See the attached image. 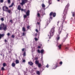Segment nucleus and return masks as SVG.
Listing matches in <instances>:
<instances>
[{"mask_svg":"<svg viewBox=\"0 0 75 75\" xmlns=\"http://www.w3.org/2000/svg\"><path fill=\"white\" fill-rule=\"evenodd\" d=\"M69 6V3H67V5H66L63 12V16H63V18H64V20L65 19V18H66V15L67 14V10H68V7Z\"/></svg>","mask_w":75,"mask_h":75,"instance_id":"1","label":"nucleus"},{"mask_svg":"<svg viewBox=\"0 0 75 75\" xmlns=\"http://www.w3.org/2000/svg\"><path fill=\"white\" fill-rule=\"evenodd\" d=\"M62 27L60 26L58 30V32L57 33V36L56 38V40L58 41L59 40L60 37H59V35L61 33V32L62 31Z\"/></svg>","mask_w":75,"mask_h":75,"instance_id":"2","label":"nucleus"},{"mask_svg":"<svg viewBox=\"0 0 75 75\" xmlns=\"http://www.w3.org/2000/svg\"><path fill=\"white\" fill-rule=\"evenodd\" d=\"M55 32V27H53L50 32L49 34L48 35V36L49 37H52L53 36L54 34V32Z\"/></svg>","mask_w":75,"mask_h":75,"instance_id":"3","label":"nucleus"},{"mask_svg":"<svg viewBox=\"0 0 75 75\" xmlns=\"http://www.w3.org/2000/svg\"><path fill=\"white\" fill-rule=\"evenodd\" d=\"M7 27V25H4V23H1L0 25V30H1L3 29L4 31H6Z\"/></svg>","mask_w":75,"mask_h":75,"instance_id":"4","label":"nucleus"},{"mask_svg":"<svg viewBox=\"0 0 75 75\" xmlns=\"http://www.w3.org/2000/svg\"><path fill=\"white\" fill-rule=\"evenodd\" d=\"M52 15H53V17H55V16H56V13H54L53 12H51L50 13V19H52V17H51V16Z\"/></svg>","mask_w":75,"mask_h":75,"instance_id":"5","label":"nucleus"},{"mask_svg":"<svg viewBox=\"0 0 75 75\" xmlns=\"http://www.w3.org/2000/svg\"><path fill=\"white\" fill-rule=\"evenodd\" d=\"M28 1V0H22L21 4V6H23L24 4H25Z\"/></svg>","mask_w":75,"mask_h":75,"instance_id":"6","label":"nucleus"},{"mask_svg":"<svg viewBox=\"0 0 75 75\" xmlns=\"http://www.w3.org/2000/svg\"><path fill=\"white\" fill-rule=\"evenodd\" d=\"M3 10L5 11H7L8 10V8L6 6H4L3 7Z\"/></svg>","mask_w":75,"mask_h":75,"instance_id":"7","label":"nucleus"},{"mask_svg":"<svg viewBox=\"0 0 75 75\" xmlns=\"http://www.w3.org/2000/svg\"><path fill=\"white\" fill-rule=\"evenodd\" d=\"M38 52L39 53H41V54H43V53H44V50L43 49H42L40 51V50L38 49Z\"/></svg>","mask_w":75,"mask_h":75,"instance_id":"8","label":"nucleus"},{"mask_svg":"<svg viewBox=\"0 0 75 75\" xmlns=\"http://www.w3.org/2000/svg\"><path fill=\"white\" fill-rule=\"evenodd\" d=\"M66 37L63 40V42H65V39H66V38H68V33H66Z\"/></svg>","mask_w":75,"mask_h":75,"instance_id":"9","label":"nucleus"},{"mask_svg":"<svg viewBox=\"0 0 75 75\" xmlns=\"http://www.w3.org/2000/svg\"><path fill=\"white\" fill-rule=\"evenodd\" d=\"M26 14L27 16H30V10H28L26 13Z\"/></svg>","mask_w":75,"mask_h":75,"instance_id":"10","label":"nucleus"},{"mask_svg":"<svg viewBox=\"0 0 75 75\" xmlns=\"http://www.w3.org/2000/svg\"><path fill=\"white\" fill-rule=\"evenodd\" d=\"M4 36V34H0V39L1 38V37H3Z\"/></svg>","mask_w":75,"mask_h":75,"instance_id":"11","label":"nucleus"},{"mask_svg":"<svg viewBox=\"0 0 75 75\" xmlns=\"http://www.w3.org/2000/svg\"><path fill=\"white\" fill-rule=\"evenodd\" d=\"M48 4H49V5H50V4H51L52 3V0H49L48 2Z\"/></svg>","mask_w":75,"mask_h":75,"instance_id":"12","label":"nucleus"},{"mask_svg":"<svg viewBox=\"0 0 75 75\" xmlns=\"http://www.w3.org/2000/svg\"><path fill=\"white\" fill-rule=\"evenodd\" d=\"M58 49L59 50H61V45H59L58 47Z\"/></svg>","mask_w":75,"mask_h":75,"instance_id":"13","label":"nucleus"},{"mask_svg":"<svg viewBox=\"0 0 75 75\" xmlns=\"http://www.w3.org/2000/svg\"><path fill=\"white\" fill-rule=\"evenodd\" d=\"M28 64L30 65H31V66L33 65V63L32 62H28Z\"/></svg>","mask_w":75,"mask_h":75,"instance_id":"14","label":"nucleus"},{"mask_svg":"<svg viewBox=\"0 0 75 75\" xmlns=\"http://www.w3.org/2000/svg\"><path fill=\"white\" fill-rule=\"evenodd\" d=\"M21 6L20 5H18V9L19 10H21Z\"/></svg>","mask_w":75,"mask_h":75,"instance_id":"15","label":"nucleus"},{"mask_svg":"<svg viewBox=\"0 0 75 75\" xmlns=\"http://www.w3.org/2000/svg\"><path fill=\"white\" fill-rule=\"evenodd\" d=\"M35 64L36 65H37L38 64H39V61L38 60H36L35 61Z\"/></svg>","mask_w":75,"mask_h":75,"instance_id":"16","label":"nucleus"},{"mask_svg":"<svg viewBox=\"0 0 75 75\" xmlns=\"http://www.w3.org/2000/svg\"><path fill=\"white\" fill-rule=\"evenodd\" d=\"M40 12L42 13V16H43V15H44V11H43L42 10H41L40 11Z\"/></svg>","mask_w":75,"mask_h":75,"instance_id":"17","label":"nucleus"},{"mask_svg":"<svg viewBox=\"0 0 75 75\" xmlns=\"http://www.w3.org/2000/svg\"><path fill=\"white\" fill-rule=\"evenodd\" d=\"M12 66L13 67H14L16 66V64H15L14 63H12Z\"/></svg>","mask_w":75,"mask_h":75,"instance_id":"18","label":"nucleus"},{"mask_svg":"<svg viewBox=\"0 0 75 75\" xmlns=\"http://www.w3.org/2000/svg\"><path fill=\"white\" fill-rule=\"evenodd\" d=\"M13 5H14V3H12L11 5L9 6V7H12L13 6Z\"/></svg>","mask_w":75,"mask_h":75,"instance_id":"19","label":"nucleus"},{"mask_svg":"<svg viewBox=\"0 0 75 75\" xmlns=\"http://www.w3.org/2000/svg\"><path fill=\"white\" fill-rule=\"evenodd\" d=\"M42 8H45V5L44 4H42Z\"/></svg>","mask_w":75,"mask_h":75,"instance_id":"20","label":"nucleus"},{"mask_svg":"<svg viewBox=\"0 0 75 75\" xmlns=\"http://www.w3.org/2000/svg\"><path fill=\"white\" fill-rule=\"evenodd\" d=\"M15 62L16 64H19V61L18 60H16Z\"/></svg>","mask_w":75,"mask_h":75,"instance_id":"21","label":"nucleus"},{"mask_svg":"<svg viewBox=\"0 0 75 75\" xmlns=\"http://www.w3.org/2000/svg\"><path fill=\"white\" fill-rule=\"evenodd\" d=\"M22 31H23V32H25V28L24 27H23L22 28Z\"/></svg>","mask_w":75,"mask_h":75,"instance_id":"22","label":"nucleus"},{"mask_svg":"<svg viewBox=\"0 0 75 75\" xmlns=\"http://www.w3.org/2000/svg\"><path fill=\"white\" fill-rule=\"evenodd\" d=\"M37 65H38V67H39V68H40V67H41V64L40 63H39Z\"/></svg>","mask_w":75,"mask_h":75,"instance_id":"23","label":"nucleus"},{"mask_svg":"<svg viewBox=\"0 0 75 75\" xmlns=\"http://www.w3.org/2000/svg\"><path fill=\"white\" fill-rule=\"evenodd\" d=\"M72 15L73 17H75V12H73L72 13Z\"/></svg>","mask_w":75,"mask_h":75,"instance_id":"24","label":"nucleus"},{"mask_svg":"<svg viewBox=\"0 0 75 75\" xmlns=\"http://www.w3.org/2000/svg\"><path fill=\"white\" fill-rule=\"evenodd\" d=\"M36 74H38V75H40V71H36Z\"/></svg>","mask_w":75,"mask_h":75,"instance_id":"25","label":"nucleus"},{"mask_svg":"<svg viewBox=\"0 0 75 75\" xmlns=\"http://www.w3.org/2000/svg\"><path fill=\"white\" fill-rule=\"evenodd\" d=\"M3 66L4 67L5 66H6V64L5 63H4L3 64Z\"/></svg>","mask_w":75,"mask_h":75,"instance_id":"26","label":"nucleus"},{"mask_svg":"<svg viewBox=\"0 0 75 75\" xmlns=\"http://www.w3.org/2000/svg\"><path fill=\"white\" fill-rule=\"evenodd\" d=\"M37 17H40V13H37Z\"/></svg>","mask_w":75,"mask_h":75,"instance_id":"27","label":"nucleus"},{"mask_svg":"<svg viewBox=\"0 0 75 75\" xmlns=\"http://www.w3.org/2000/svg\"><path fill=\"white\" fill-rule=\"evenodd\" d=\"M7 2L8 4H10V3L11 2V1L10 0H8Z\"/></svg>","mask_w":75,"mask_h":75,"instance_id":"28","label":"nucleus"},{"mask_svg":"<svg viewBox=\"0 0 75 75\" xmlns=\"http://www.w3.org/2000/svg\"><path fill=\"white\" fill-rule=\"evenodd\" d=\"M7 11L9 13H11V10L8 9Z\"/></svg>","mask_w":75,"mask_h":75,"instance_id":"29","label":"nucleus"},{"mask_svg":"<svg viewBox=\"0 0 75 75\" xmlns=\"http://www.w3.org/2000/svg\"><path fill=\"white\" fill-rule=\"evenodd\" d=\"M1 20L2 21H4V18H2L1 19Z\"/></svg>","mask_w":75,"mask_h":75,"instance_id":"30","label":"nucleus"},{"mask_svg":"<svg viewBox=\"0 0 75 75\" xmlns=\"http://www.w3.org/2000/svg\"><path fill=\"white\" fill-rule=\"evenodd\" d=\"M49 23H50V21H47V22H46V25H48V24H49Z\"/></svg>","mask_w":75,"mask_h":75,"instance_id":"31","label":"nucleus"},{"mask_svg":"<svg viewBox=\"0 0 75 75\" xmlns=\"http://www.w3.org/2000/svg\"><path fill=\"white\" fill-rule=\"evenodd\" d=\"M8 51L9 53H11V50H8Z\"/></svg>","mask_w":75,"mask_h":75,"instance_id":"32","label":"nucleus"},{"mask_svg":"<svg viewBox=\"0 0 75 75\" xmlns=\"http://www.w3.org/2000/svg\"><path fill=\"white\" fill-rule=\"evenodd\" d=\"M59 64L60 65H61L62 64V62H59Z\"/></svg>","mask_w":75,"mask_h":75,"instance_id":"33","label":"nucleus"},{"mask_svg":"<svg viewBox=\"0 0 75 75\" xmlns=\"http://www.w3.org/2000/svg\"><path fill=\"white\" fill-rule=\"evenodd\" d=\"M1 70H2V71H4V67H2L1 69Z\"/></svg>","mask_w":75,"mask_h":75,"instance_id":"34","label":"nucleus"},{"mask_svg":"<svg viewBox=\"0 0 75 75\" xmlns=\"http://www.w3.org/2000/svg\"><path fill=\"white\" fill-rule=\"evenodd\" d=\"M65 50L66 51H67V50H68V48L67 47H66L65 48Z\"/></svg>","mask_w":75,"mask_h":75,"instance_id":"35","label":"nucleus"},{"mask_svg":"<svg viewBox=\"0 0 75 75\" xmlns=\"http://www.w3.org/2000/svg\"><path fill=\"white\" fill-rule=\"evenodd\" d=\"M25 33H23V36H24V35H25Z\"/></svg>","mask_w":75,"mask_h":75,"instance_id":"36","label":"nucleus"},{"mask_svg":"<svg viewBox=\"0 0 75 75\" xmlns=\"http://www.w3.org/2000/svg\"><path fill=\"white\" fill-rule=\"evenodd\" d=\"M27 15H24V18H26V17H27Z\"/></svg>","mask_w":75,"mask_h":75,"instance_id":"37","label":"nucleus"},{"mask_svg":"<svg viewBox=\"0 0 75 75\" xmlns=\"http://www.w3.org/2000/svg\"><path fill=\"white\" fill-rule=\"evenodd\" d=\"M46 67L47 68H48V67H49V65H48V64H47V65H46Z\"/></svg>","mask_w":75,"mask_h":75,"instance_id":"38","label":"nucleus"},{"mask_svg":"<svg viewBox=\"0 0 75 75\" xmlns=\"http://www.w3.org/2000/svg\"><path fill=\"white\" fill-rule=\"evenodd\" d=\"M11 37L12 38H14L15 37V36L14 35H12Z\"/></svg>","mask_w":75,"mask_h":75,"instance_id":"39","label":"nucleus"},{"mask_svg":"<svg viewBox=\"0 0 75 75\" xmlns=\"http://www.w3.org/2000/svg\"><path fill=\"white\" fill-rule=\"evenodd\" d=\"M35 41H38V39H37V38H35Z\"/></svg>","mask_w":75,"mask_h":75,"instance_id":"40","label":"nucleus"},{"mask_svg":"<svg viewBox=\"0 0 75 75\" xmlns=\"http://www.w3.org/2000/svg\"><path fill=\"white\" fill-rule=\"evenodd\" d=\"M30 27V26H28L27 27V28L28 29H29Z\"/></svg>","mask_w":75,"mask_h":75,"instance_id":"41","label":"nucleus"},{"mask_svg":"<svg viewBox=\"0 0 75 75\" xmlns=\"http://www.w3.org/2000/svg\"><path fill=\"white\" fill-rule=\"evenodd\" d=\"M23 56H25V52H24L23 54Z\"/></svg>","mask_w":75,"mask_h":75,"instance_id":"42","label":"nucleus"},{"mask_svg":"<svg viewBox=\"0 0 75 75\" xmlns=\"http://www.w3.org/2000/svg\"><path fill=\"white\" fill-rule=\"evenodd\" d=\"M0 3H3V0H0Z\"/></svg>","mask_w":75,"mask_h":75,"instance_id":"43","label":"nucleus"},{"mask_svg":"<svg viewBox=\"0 0 75 75\" xmlns=\"http://www.w3.org/2000/svg\"><path fill=\"white\" fill-rule=\"evenodd\" d=\"M37 24H38V25H40V23L37 22Z\"/></svg>","mask_w":75,"mask_h":75,"instance_id":"44","label":"nucleus"},{"mask_svg":"<svg viewBox=\"0 0 75 75\" xmlns=\"http://www.w3.org/2000/svg\"><path fill=\"white\" fill-rule=\"evenodd\" d=\"M35 31L37 32V33H38V30H37V29H36Z\"/></svg>","mask_w":75,"mask_h":75,"instance_id":"45","label":"nucleus"},{"mask_svg":"<svg viewBox=\"0 0 75 75\" xmlns=\"http://www.w3.org/2000/svg\"><path fill=\"white\" fill-rule=\"evenodd\" d=\"M10 22H11V23H13V21H12V20H10Z\"/></svg>","mask_w":75,"mask_h":75,"instance_id":"46","label":"nucleus"},{"mask_svg":"<svg viewBox=\"0 0 75 75\" xmlns=\"http://www.w3.org/2000/svg\"><path fill=\"white\" fill-rule=\"evenodd\" d=\"M24 50H25L24 48L22 50V51H24Z\"/></svg>","mask_w":75,"mask_h":75,"instance_id":"47","label":"nucleus"},{"mask_svg":"<svg viewBox=\"0 0 75 75\" xmlns=\"http://www.w3.org/2000/svg\"><path fill=\"white\" fill-rule=\"evenodd\" d=\"M8 36H10V33H8L7 34Z\"/></svg>","mask_w":75,"mask_h":75,"instance_id":"48","label":"nucleus"},{"mask_svg":"<svg viewBox=\"0 0 75 75\" xmlns=\"http://www.w3.org/2000/svg\"><path fill=\"white\" fill-rule=\"evenodd\" d=\"M71 21H72L73 20V18L72 17H71Z\"/></svg>","mask_w":75,"mask_h":75,"instance_id":"49","label":"nucleus"},{"mask_svg":"<svg viewBox=\"0 0 75 75\" xmlns=\"http://www.w3.org/2000/svg\"><path fill=\"white\" fill-rule=\"evenodd\" d=\"M33 51H34V49H32V52H33Z\"/></svg>","mask_w":75,"mask_h":75,"instance_id":"50","label":"nucleus"},{"mask_svg":"<svg viewBox=\"0 0 75 75\" xmlns=\"http://www.w3.org/2000/svg\"><path fill=\"white\" fill-rule=\"evenodd\" d=\"M23 62H25V60H23Z\"/></svg>","mask_w":75,"mask_h":75,"instance_id":"51","label":"nucleus"},{"mask_svg":"<svg viewBox=\"0 0 75 75\" xmlns=\"http://www.w3.org/2000/svg\"><path fill=\"white\" fill-rule=\"evenodd\" d=\"M59 21H58L57 22V25H58V24H59Z\"/></svg>","mask_w":75,"mask_h":75,"instance_id":"52","label":"nucleus"},{"mask_svg":"<svg viewBox=\"0 0 75 75\" xmlns=\"http://www.w3.org/2000/svg\"><path fill=\"white\" fill-rule=\"evenodd\" d=\"M58 66H55V68H54V69H56L57 68V67Z\"/></svg>","mask_w":75,"mask_h":75,"instance_id":"53","label":"nucleus"},{"mask_svg":"<svg viewBox=\"0 0 75 75\" xmlns=\"http://www.w3.org/2000/svg\"><path fill=\"white\" fill-rule=\"evenodd\" d=\"M38 48H41V47H40V46H38Z\"/></svg>","mask_w":75,"mask_h":75,"instance_id":"54","label":"nucleus"},{"mask_svg":"<svg viewBox=\"0 0 75 75\" xmlns=\"http://www.w3.org/2000/svg\"><path fill=\"white\" fill-rule=\"evenodd\" d=\"M4 41L5 42H7V40H5Z\"/></svg>","mask_w":75,"mask_h":75,"instance_id":"55","label":"nucleus"},{"mask_svg":"<svg viewBox=\"0 0 75 75\" xmlns=\"http://www.w3.org/2000/svg\"><path fill=\"white\" fill-rule=\"evenodd\" d=\"M74 23H75V19H74Z\"/></svg>","mask_w":75,"mask_h":75,"instance_id":"56","label":"nucleus"},{"mask_svg":"<svg viewBox=\"0 0 75 75\" xmlns=\"http://www.w3.org/2000/svg\"><path fill=\"white\" fill-rule=\"evenodd\" d=\"M21 11H23V9H21Z\"/></svg>","mask_w":75,"mask_h":75,"instance_id":"57","label":"nucleus"},{"mask_svg":"<svg viewBox=\"0 0 75 75\" xmlns=\"http://www.w3.org/2000/svg\"><path fill=\"white\" fill-rule=\"evenodd\" d=\"M57 1H59L60 0H57Z\"/></svg>","mask_w":75,"mask_h":75,"instance_id":"58","label":"nucleus"},{"mask_svg":"<svg viewBox=\"0 0 75 75\" xmlns=\"http://www.w3.org/2000/svg\"><path fill=\"white\" fill-rule=\"evenodd\" d=\"M0 55L1 56H2L3 54H0Z\"/></svg>","mask_w":75,"mask_h":75,"instance_id":"59","label":"nucleus"},{"mask_svg":"<svg viewBox=\"0 0 75 75\" xmlns=\"http://www.w3.org/2000/svg\"><path fill=\"white\" fill-rule=\"evenodd\" d=\"M37 33L35 34V35H36V36H37Z\"/></svg>","mask_w":75,"mask_h":75,"instance_id":"60","label":"nucleus"},{"mask_svg":"<svg viewBox=\"0 0 75 75\" xmlns=\"http://www.w3.org/2000/svg\"><path fill=\"white\" fill-rule=\"evenodd\" d=\"M3 57H4V54H3Z\"/></svg>","mask_w":75,"mask_h":75,"instance_id":"61","label":"nucleus"},{"mask_svg":"<svg viewBox=\"0 0 75 75\" xmlns=\"http://www.w3.org/2000/svg\"><path fill=\"white\" fill-rule=\"evenodd\" d=\"M49 38V39H50V38H51V37H50Z\"/></svg>","mask_w":75,"mask_h":75,"instance_id":"62","label":"nucleus"},{"mask_svg":"<svg viewBox=\"0 0 75 75\" xmlns=\"http://www.w3.org/2000/svg\"><path fill=\"white\" fill-rule=\"evenodd\" d=\"M35 69H36V68H35Z\"/></svg>","mask_w":75,"mask_h":75,"instance_id":"63","label":"nucleus"},{"mask_svg":"<svg viewBox=\"0 0 75 75\" xmlns=\"http://www.w3.org/2000/svg\"><path fill=\"white\" fill-rule=\"evenodd\" d=\"M62 24H63V23H62Z\"/></svg>","mask_w":75,"mask_h":75,"instance_id":"64","label":"nucleus"}]
</instances>
